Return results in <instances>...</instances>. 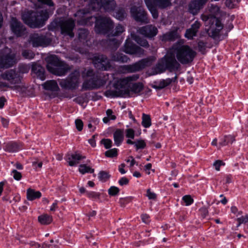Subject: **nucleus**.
<instances>
[{
  "instance_id": "obj_1",
  "label": "nucleus",
  "mask_w": 248,
  "mask_h": 248,
  "mask_svg": "<svg viewBox=\"0 0 248 248\" xmlns=\"http://www.w3.org/2000/svg\"><path fill=\"white\" fill-rule=\"evenodd\" d=\"M49 17L46 10L39 11L29 10L22 16V19L25 24L31 28H40L45 24Z\"/></svg>"
},
{
  "instance_id": "obj_2",
  "label": "nucleus",
  "mask_w": 248,
  "mask_h": 248,
  "mask_svg": "<svg viewBox=\"0 0 248 248\" xmlns=\"http://www.w3.org/2000/svg\"><path fill=\"white\" fill-rule=\"evenodd\" d=\"M75 26V22L73 18L64 19L63 17H60L54 19L49 25L48 28L52 31L60 29L62 34L73 38L75 35L73 30Z\"/></svg>"
},
{
  "instance_id": "obj_3",
  "label": "nucleus",
  "mask_w": 248,
  "mask_h": 248,
  "mask_svg": "<svg viewBox=\"0 0 248 248\" xmlns=\"http://www.w3.org/2000/svg\"><path fill=\"white\" fill-rule=\"evenodd\" d=\"M180 68V64L172 53L165 55L156 66V69L159 73H164L166 70L170 72L177 71Z\"/></svg>"
},
{
  "instance_id": "obj_4",
  "label": "nucleus",
  "mask_w": 248,
  "mask_h": 248,
  "mask_svg": "<svg viewBox=\"0 0 248 248\" xmlns=\"http://www.w3.org/2000/svg\"><path fill=\"white\" fill-rule=\"evenodd\" d=\"M197 55V52L189 46L184 45L176 49V57L182 64H186L192 62Z\"/></svg>"
},
{
  "instance_id": "obj_5",
  "label": "nucleus",
  "mask_w": 248,
  "mask_h": 248,
  "mask_svg": "<svg viewBox=\"0 0 248 248\" xmlns=\"http://www.w3.org/2000/svg\"><path fill=\"white\" fill-rule=\"evenodd\" d=\"M80 72L78 69L74 70L65 79L60 82V85L64 89L75 90L79 86Z\"/></svg>"
},
{
  "instance_id": "obj_6",
  "label": "nucleus",
  "mask_w": 248,
  "mask_h": 248,
  "mask_svg": "<svg viewBox=\"0 0 248 248\" xmlns=\"http://www.w3.org/2000/svg\"><path fill=\"white\" fill-rule=\"evenodd\" d=\"M95 28L96 32L108 35L113 29L114 23L109 17L100 16L96 20Z\"/></svg>"
},
{
  "instance_id": "obj_7",
  "label": "nucleus",
  "mask_w": 248,
  "mask_h": 248,
  "mask_svg": "<svg viewBox=\"0 0 248 248\" xmlns=\"http://www.w3.org/2000/svg\"><path fill=\"white\" fill-rule=\"evenodd\" d=\"M75 16L78 17V23L83 26H92L97 18L92 16L91 12L86 9H82L78 10L75 14Z\"/></svg>"
},
{
  "instance_id": "obj_8",
  "label": "nucleus",
  "mask_w": 248,
  "mask_h": 248,
  "mask_svg": "<svg viewBox=\"0 0 248 248\" xmlns=\"http://www.w3.org/2000/svg\"><path fill=\"white\" fill-rule=\"evenodd\" d=\"M116 5L115 0H92L90 7L94 11H99L103 8L106 12L114 11Z\"/></svg>"
},
{
  "instance_id": "obj_9",
  "label": "nucleus",
  "mask_w": 248,
  "mask_h": 248,
  "mask_svg": "<svg viewBox=\"0 0 248 248\" xmlns=\"http://www.w3.org/2000/svg\"><path fill=\"white\" fill-rule=\"evenodd\" d=\"M94 66L100 71H109L112 68L110 61L105 55L95 54L92 58Z\"/></svg>"
},
{
  "instance_id": "obj_10",
  "label": "nucleus",
  "mask_w": 248,
  "mask_h": 248,
  "mask_svg": "<svg viewBox=\"0 0 248 248\" xmlns=\"http://www.w3.org/2000/svg\"><path fill=\"white\" fill-rule=\"evenodd\" d=\"M10 28L12 33L16 37H22L27 33L26 27L15 17L11 18Z\"/></svg>"
},
{
  "instance_id": "obj_11",
  "label": "nucleus",
  "mask_w": 248,
  "mask_h": 248,
  "mask_svg": "<svg viewBox=\"0 0 248 248\" xmlns=\"http://www.w3.org/2000/svg\"><path fill=\"white\" fill-rule=\"evenodd\" d=\"M29 41L33 47L46 46L51 43V39L46 35L33 33L31 34Z\"/></svg>"
},
{
  "instance_id": "obj_12",
  "label": "nucleus",
  "mask_w": 248,
  "mask_h": 248,
  "mask_svg": "<svg viewBox=\"0 0 248 248\" xmlns=\"http://www.w3.org/2000/svg\"><path fill=\"white\" fill-rule=\"evenodd\" d=\"M150 64L151 61L149 59H142L132 64L124 66V69L127 73H133L141 71Z\"/></svg>"
},
{
  "instance_id": "obj_13",
  "label": "nucleus",
  "mask_w": 248,
  "mask_h": 248,
  "mask_svg": "<svg viewBox=\"0 0 248 248\" xmlns=\"http://www.w3.org/2000/svg\"><path fill=\"white\" fill-rule=\"evenodd\" d=\"M131 16L138 22L148 23L147 12L141 7L133 6L130 9Z\"/></svg>"
},
{
  "instance_id": "obj_14",
  "label": "nucleus",
  "mask_w": 248,
  "mask_h": 248,
  "mask_svg": "<svg viewBox=\"0 0 248 248\" xmlns=\"http://www.w3.org/2000/svg\"><path fill=\"white\" fill-rule=\"evenodd\" d=\"M124 51L129 54L141 55L144 53V50L127 38L124 45Z\"/></svg>"
},
{
  "instance_id": "obj_15",
  "label": "nucleus",
  "mask_w": 248,
  "mask_h": 248,
  "mask_svg": "<svg viewBox=\"0 0 248 248\" xmlns=\"http://www.w3.org/2000/svg\"><path fill=\"white\" fill-rule=\"evenodd\" d=\"M24 144L22 142L17 140H11L4 143L3 149L4 151L9 153H15L23 149Z\"/></svg>"
},
{
  "instance_id": "obj_16",
  "label": "nucleus",
  "mask_w": 248,
  "mask_h": 248,
  "mask_svg": "<svg viewBox=\"0 0 248 248\" xmlns=\"http://www.w3.org/2000/svg\"><path fill=\"white\" fill-rule=\"evenodd\" d=\"M138 31L140 34L149 39L153 38L158 31L157 28L153 25H147L140 27Z\"/></svg>"
},
{
  "instance_id": "obj_17",
  "label": "nucleus",
  "mask_w": 248,
  "mask_h": 248,
  "mask_svg": "<svg viewBox=\"0 0 248 248\" xmlns=\"http://www.w3.org/2000/svg\"><path fill=\"white\" fill-rule=\"evenodd\" d=\"M16 63V58L14 54L8 53L0 56V68H9Z\"/></svg>"
},
{
  "instance_id": "obj_18",
  "label": "nucleus",
  "mask_w": 248,
  "mask_h": 248,
  "mask_svg": "<svg viewBox=\"0 0 248 248\" xmlns=\"http://www.w3.org/2000/svg\"><path fill=\"white\" fill-rule=\"evenodd\" d=\"M144 84L141 82H137L134 83H129L126 89L125 90H127L128 93L125 94L128 96H132L130 94L131 93L136 94L137 96L141 94V92L144 89Z\"/></svg>"
},
{
  "instance_id": "obj_19",
  "label": "nucleus",
  "mask_w": 248,
  "mask_h": 248,
  "mask_svg": "<svg viewBox=\"0 0 248 248\" xmlns=\"http://www.w3.org/2000/svg\"><path fill=\"white\" fill-rule=\"evenodd\" d=\"M2 78L9 81L12 84H19L21 82V77L15 70L11 69L5 72L3 75Z\"/></svg>"
},
{
  "instance_id": "obj_20",
  "label": "nucleus",
  "mask_w": 248,
  "mask_h": 248,
  "mask_svg": "<svg viewBox=\"0 0 248 248\" xmlns=\"http://www.w3.org/2000/svg\"><path fill=\"white\" fill-rule=\"evenodd\" d=\"M208 0H192L188 5V10L190 13L194 15L198 14L200 10L202 8L203 5Z\"/></svg>"
},
{
  "instance_id": "obj_21",
  "label": "nucleus",
  "mask_w": 248,
  "mask_h": 248,
  "mask_svg": "<svg viewBox=\"0 0 248 248\" xmlns=\"http://www.w3.org/2000/svg\"><path fill=\"white\" fill-rule=\"evenodd\" d=\"M70 70V67L68 64L63 61L58 67L50 68L51 71L50 73L57 76H64L67 74Z\"/></svg>"
},
{
  "instance_id": "obj_22",
  "label": "nucleus",
  "mask_w": 248,
  "mask_h": 248,
  "mask_svg": "<svg viewBox=\"0 0 248 248\" xmlns=\"http://www.w3.org/2000/svg\"><path fill=\"white\" fill-rule=\"evenodd\" d=\"M46 61L47 63L46 68L49 72L51 71L50 68H54V67H58L63 62L61 61L56 55H52L47 57L46 59Z\"/></svg>"
},
{
  "instance_id": "obj_23",
  "label": "nucleus",
  "mask_w": 248,
  "mask_h": 248,
  "mask_svg": "<svg viewBox=\"0 0 248 248\" xmlns=\"http://www.w3.org/2000/svg\"><path fill=\"white\" fill-rule=\"evenodd\" d=\"M201 24L198 21H196L191 25V28L186 30L185 36L188 39H193V37L197 36Z\"/></svg>"
},
{
  "instance_id": "obj_24",
  "label": "nucleus",
  "mask_w": 248,
  "mask_h": 248,
  "mask_svg": "<svg viewBox=\"0 0 248 248\" xmlns=\"http://www.w3.org/2000/svg\"><path fill=\"white\" fill-rule=\"evenodd\" d=\"M31 72L41 80L46 79L45 69L40 64L34 63L31 65Z\"/></svg>"
},
{
  "instance_id": "obj_25",
  "label": "nucleus",
  "mask_w": 248,
  "mask_h": 248,
  "mask_svg": "<svg viewBox=\"0 0 248 248\" xmlns=\"http://www.w3.org/2000/svg\"><path fill=\"white\" fill-rule=\"evenodd\" d=\"M86 158L85 156L75 153L68 155L66 156V160L70 166H75L78 163V161Z\"/></svg>"
},
{
  "instance_id": "obj_26",
  "label": "nucleus",
  "mask_w": 248,
  "mask_h": 248,
  "mask_svg": "<svg viewBox=\"0 0 248 248\" xmlns=\"http://www.w3.org/2000/svg\"><path fill=\"white\" fill-rule=\"evenodd\" d=\"M128 93L127 90H107L105 92V95L107 97L118 98L123 97L125 93Z\"/></svg>"
},
{
  "instance_id": "obj_27",
  "label": "nucleus",
  "mask_w": 248,
  "mask_h": 248,
  "mask_svg": "<svg viewBox=\"0 0 248 248\" xmlns=\"http://www.w3.org/2000/svg\"><path fill=\"white\" fill-rule=\"evenodd\" d=\"M145 4L150 12L153 17L156 19L158 17V12L156 7L157 4L153 2L152 0H144Z\"/></svg>"
},
{
  "instance_id": "obj_28",
  "label": "nucleus",
  "mask_w": 248,
  "mask_h": 248,
  "mask_svg": "<svg viewBox=\"0 0 248 248\" xmlns=\"http://www.w3.org/2000/svg\"><path fill=\"white\" fill-rule=\"evenodd\" d=\"M43 88L45 90L52 92L58 91L60 90L57 82L55 80L46 81L43 84Z\"/></svg>"
},
{
  "instance_id": "obj_29",
  "label": "nucleus",
  "mask_w": 248,
  "mask_h": 248,
  "mask_svg": "<svg viewBox=\"0 0 248 248\" xmlns=\"http://www.w3.org/2000/svg\"><path fill=\"white\" fill-rule=\"evenodd\" d=\"M178 38L176 31H172L163 34L160 38L163 42L174 41Z\"/></svg>"
},
{
  "instance_id": "obj_30",
  "label": "nucleus",
  "mask_w": 248,
  "mask_h": 248,
  "mask_svg": "<svg viewBox=\"0 0 248 248\" xmlns=\"http://www.w3.org/2000/svg\"><path fill=\"white\" fill-rule=\"evenodd\" d=\"M114 143L117 146H119L123 141L124 131L121 129H117L113 133Z\"/></svg>"
},
{
  "instance_id": "obj_31",
  "label": "nucleus",
  "mask_w": 248,
  "mask_h": 248,
  "mask_svg": "<svg viewBox=\"0 0 248 248\" xmlns=\"http://www.w3.org/2000/svg\"><path fill=\"white\" fill-rule=\"evenodd\" d=\"M26 196L28 200L32 201L40 198L42 196V193L39 191H36L33 189L29 188L27 190Z\"/></svg>"
},
{
  "instance_id": "obj_32",
  "label": "nucleus",
  "mask_w": 248,
  "mask_h": 248,
  "mask_svg": "<svg viewBox=\"0 0 248 248\" xmlns=\"http://www.w3.org/2000/svg\"><path fill=\"white\" fill-rule=\"evenodd\" d=\"M111 35L110 33L108 35V39L107 41V44L111 49L116 50L119 47L120 42L114 37H111Z\"/></svg>"
},
{
  "instance_id": "obj_33",
  "label": "nucleus",
  "mask_w": 248,
  "mask_h": 248,
  "mask_svg": "<svg viewBox=\"0 0 248 248\" xmlns=\"http://www.w3.org/2000/svg\"><path fill=\"white\" fill-rule=\"evenodd\" d=\"M38 222L42 225L50 224L53 221L52 217L48 214H43L38 217Z\"/></svg>"
},
{
  "instance_id": "obj_34",
  "label": "nucleus",
  "mask_w": 248,
  "mask_h": 248,
  "mask_svg": "<svg viewBox=\"0 0 248 248\" xmlns=\"http://www.w3.org/2000/svg\"><path fill=\"white\" fill-rule=\"evenodd\" d=\"M91 78L92 80V83L93 85V88L94 89H98L104 86L106 83L105 80L101 78L98 76H96L94 77H92Z\"/></svg>"
},
{
  "instance_id": "obj_35",
  "label": "nucleus",
  "mask_w": 248,
  "mask_h": 248,
  "mask_svg": "<svg viewBox=\"0 0 248 248\" xmlns=\"http://www.w3.org/2000/svg\"><path fill=\"white\" fill-rule=\"evenodd\" d=\"M235 141V137L231 135H225L220 139L219 145L224 146L229 144H232Z\"/></svg>"
},
{
  "instance_id": "obj_36",
  "label": "nucleus",
  "mask_w": 248,
  "mask_h": 248,
  "mask_svg": "<svg viewBox=\"0 0 248 248\" xmlns=\"http://www.w3.org/2000/svg\"><path fill=\"white\" fill-rule=\"evenodd\" d=\"M126 16V13L124 7H120L116 9L114 16L120 21H123Z\"/></svg>"
},
{
  "instance_id": "obj_37",
  "label": "nucleus",
  "mask_w": 248,
  "mask_h": 248,
  "mask_svg": "<svg viewBox=\"0 0 248 248\" xmlns=\"http://www.w3.org/2000/svg\"><path fill=\"white\" fill-rule=\"evenodd\" d=\"M128 84L126 79H121L113 84V87L117 90H124L126 89Z\"/></svg>"
},
{
  "instance_id": "obj_38",
  "label": "nucleus",
  "mask_w": 248,
  "mask_h": 248,
  "mask_svg": "<svg viewBox=\"0 0 248 248\" xmlns=\"http://www.w3.org/2000/svg\"><path fill=\"white\" fill-rule=\"evenodd\" d=\"M111 59L113 61L122 62H127L128 59L126 55L118 52L113 54L111 57Z\"/></svg>"
},
{
  "instance_id": "obj_39",
  "label": "nucleus",
  "mask_w": 248,
  "mask_h": 248,
  "mask_svg": "<svg viewBox=\"0 0 248 248\" xmlns=\"http://www.w3.org/2000/svg\"><path fill=\"white\" fill-rule=\"evenodd\" d=\"M209 24H210V28H211L212 26L214 27V24L215 23V28L221 30L223 28V25L221 23V20L219 18H217L216 16H214L209 19Z\"/></svg>"
},
{
  "instance_id": "obj_40",
  "label": "nucleus",
  "mask_w": 248,
  "mask_h": 248,
  "mask_svg": "<svg viewBox=\"0 0 248 248\" xmlns=\"http://www.w3.org/2000/svg\"><path fill=\"white\" fill-rule=\"evenodd\" d=\"M78 171L81 174H85L87 173H93L94 170L86 164H83L79 165Z\"/></svg>"
},
{
  "instance_id": "obj_41",
  "label": "nucleus",
  "mask_w": 248,
  "mask_h": 248,
  "mask_svg": "<svg viewBox=\"0 0 248 248\" xmlns=\"http://www.w3.org/2000/svg\"><path fill=\"white\" fill-rule=\"evenodd\" d=\"M141 124L144 128H148L151 125V119L149 115L142 114Z\"/></svg>"
},
{
  "instance_id": "obj_42",
  "label": "nucleus",
  "mask_w": 248,
  "mask_h": 248,
  "mask_svg": "<svg viewBox=\"0 0 248 248\" xmlns=\"http://www.w3.org/2000/svg\"><path fill=\"white\" fill-rule=\"evenodd\" d=\"M160 9H165L171 5L170 0H152Z\"/></svg>"
},
{
  "instance_id": "obj_43",
  "label": "nucleus",
  "mask_w": 248,
  "mask_h": 248,
  "mask_svg": "<svg viewBox=\"0 0 248 248\" xmlns=\"http://www.w3.org/2000/svg\"><path fill=\"white\" fill-rule=\"evenodd\" d=\"M111 177L109 172L105 170H101L98 174V178L100 181L106 182Z\"/></svg>"
},
{
  "instance_id": "obj_44",
  "label": "nucleus",
  "mask_w": 248,
  "mask_h": 248,
  "mask_svg": "<svg viewBox=\"0 0 248 248\" xmlns=\"http://www.w3.org/2000/svg\"><path fill=\"white\" fill-rule=\"evenodd\" d=\"M207 44V42L202 40H200L197 43L198 50L202 55H205L206 53Z\"/></svg>"
},
{
  "instance_id": "obj_45",
  "label": "nucleus",
  "mask_w": 248,
  "mask_h": 248,
  "mask_svg": "<svg viewBox=\"0 0 248 248\" xmlns=\"http://www.w3.org/2000/svg\"><path fill=\"white\" fill-rule=\"evenodd\" d=\"M89 31L86 29H79L78 30V38L80 41L86 40L89 34Z\"/></svg>"
},
{
  "instance_id": "obj_46",
  "label": "nucleus",
  "mask_w": 248,
  "mask_h": 248,
  "mask_svg": "<svg viewBox=\"0 0 248 248\" xmlns=\"http://www.w3.org/2000/svg\"><path fill=\"white\" fill-rule=\"evenodd\" d=\"M86 196L93 200L100 201L101 193L95 191H87L86 192Z\"/></svg>"
},
{
  "instance_id": "obj_47",
  "label": "nucleus",
  "mask_w": 248,
  "mask_h": 248,
  "mask_svg": "<svg viewBox=\"0 0 248 248\" xmlns=\"http://www.w3.org/2000/svg\"><path fill=\"white\" fill-rule=\"evenodd\" d=\"M124 31V27L121 24H118L116 26L114 32H113L112 30L110 33L111 34V37L118 36L120 35Z\"/></svg>"
},
{
  "instance_id": "obj_48",
  "label": "nucleus",
  "mask_w": 248,
  "mask_h": 248,
  "mask_svg": "<svg viewBox=\"0 0 248 248\" xmlns=\"http://www.w3.org/2000/svg\"><path fill=\"white\" fill-rule=\"evenodd\" d=\"M135 40L137 42V43L140 46L145 48L149 47V45L148 42L147 41L146 39L135 35Z\"/></svg>"
},
{
  "instance_id": "obj_49",
  "label": "nucleus",
  "mask_w": 248,
  "mask_h": 248,
  "mask_svg": "<svg viewBox=\"0 0 248 248\" xmlns=\"http://www.w3.org/2000/svg\"><path fill=\"white\" fill-rule=\"evenodd\" d=\"M118 149L117 148H113L109 149L105 152V155L107 157L113 158L118 155Z\"/></svg>"
},
{
  "instance_id": "obj_50",
  "label": "nucleus",
  "mask_w": 248,
  "mask_h": 248,
  "mask_svg": "<svg viewBox=\"0 0 248 248\" xmlns=\"http://www.w3.org/2000/svg\"><path fill=\"white\" fill-rule=\"evenodd\" d=\"M136 150L138 151L140 149H144L146 146V144L145 141L143 140H137L135 142V145H134Z\"/></svg>"
},
{
  "instance_id": "obj_51",
  "label": "nucleus",
  "mask_w": 248,
  "mask_h": 248,
  "mask_svg": "<svg viewBox=\"0 0 248 248\" xmlns=\"http://www.w3.org/2000/svg\"><path fill=\"white\" fill-rule=\"evenodd\" d=\"M133 199V197L131 196L121 198L119 199V203L121 207H124L126 204L131 202Z\"/></svg>"
},
{
  "instance_id": "obj_52",
  "label": "nucleus",
  "mask_w": 248,
  "mask_h": 248,
  "mask_svg": "<svg viewBox=\"0 0 248 248\" xmlns=\"http://www.w3.org/2000/svg\"><path fill=\"white\" fill-rule=\"evenodd\" d=\"M22 55L25 59L31 60L34 58L35 54L31 50H24L22 52Z\"/></svg>"
},
{
  "instance_id": "obj_53",
  "label": "nucleus",
  "mask_w": 248,
  "mask_h": 248,
  "mask_svg": "<svg viewBox=\"0 0 248 248\" xmlns=\"http://www.w3.org/2000/svg\"><path fill=\"white\" fill-rule=\"evenodd\" d=\"M120 189L115 186H111L108 189V194L110 196H115L120 192Z\"/></svg>"
},
{
  "instance_id": "obj_54",
  "label": "nucleus",
  "mask_w": 248,
  "mask_h": 248,
  "mask_svg": "<svg viewBox=\"0 0 248 248\" xmlns=\"http://www.w3.org/2000/svg\"><path fill=\"white\" fill-rule=\"evenodd\" d=\"M82 88L84 90H91L93 89H94L93 88V85L92 83L91 78L85 80L82 84Z\"/></svg>"
},
{
  "instance_id": "obj_55",
  "label": "nucleus",
  "mask_w": 248,
  "mask_h": 248,
  "mask_svg": "<svg viewBox=\"0 0 248 248\" xmlns=\"http://www.w3.org/2000/svg\"><path fill=\"white\" fill-rule=\"evenodd\" d=\"M199 213L202 218H205L209 214L208 208L205 206H202L199 209Z\"/></svg>"
},
{
  "instance_id": "obj_56",
  "label": "nucleus",
  "mask_w": 248,
  "mask_h": 248,
  "mask_svg": "<svg viewBox=\"0 0 248 248\" xmlns=\"http://www.w3.org/2000/svg\"><path fill=\"white\" fill-rule=\"evenodd\" d=\"M182 200L185 202L186 206H189L194 202V200L189 195H185L182 198Z\"/></svg>"
},
{
  "instance_id": "obj_57",
  "label": "nucleus",
  "mask_w": 248,
  "mask_h": 248,
  "mask_svg": "<svg viewBox=\"0 0 248 248\" xmlns=\"http://www.w3.org/2000/svg\"><path fill=\"white\" fill-rule=\"evenodd\" d=\"M151 87L155 89L156 90H161L166 87H167L165 81H164V79H162L160 80L158 84L157 85L156 84H153L151 85Z\"/></svg>"
},
{
  "instance_id": "obj_58",
  "label": "nucleus",
  "mask_w": 248,
  "mask_h": 248,
  "mask_svg": "<svg viewBox=\"0 0 248 248\" xmlns=\"http://www.w3.org/2000/svg\"><path fill=\"white\" fill-rule=\"evenodd\" d=\"M100 143L103 144L106 149H108L111 147L112 142L109 139H103L100 141Z\"/></svg>"
},
{
  "instance_id": "obj_59",
  "label": "nucleus",
  "mask_w": 248,
  "mask_h": 248,
  "mask_svg": "<svg viewBox=\"0 0 248 248\" xmlns=\"http://www.w3.org/2000/svg\"><path fill=\"white\" fill-rule=\"evenodd\" d=\"M125 137L127 138L130 139L132 140L134 139L135 136V132L134 129L132 128L126 129L125 131Z\"/></svg>"
},
{
  "instance_id": "obj_60",
  "label": "nucleus",
  "mask_w": 248,
  "mask_h": 248,
  "mask_svg": "<svg viewBox=\"0 0 248 248\" xmlns=\"http://www.w3.org/2000/svg\"><path fill=\"white\" fill-rule=\"evenodd\" d=\"M210 29L211 31L208 33L210 36L213 38H215L216 37L219 35V32L221 30L215 28H213V29H212L211 28H210Z\"/></svg>"
},
{
  "instance_id": "obj_61",
  "label": "nucleus",
  "mask_w": 248,
  "mask_h": 248,
  "mask_svg": "<svg viewBox=\"0 0 248 248\" xmlns=\"http://www.w3.org/2000/svg\"><path fill=\"white\" fill-rule=\"evenodd\" d=\"M86 98V96L81 95L78 96L77 97L75 98L74 99L73 101L78 104L82 105L85 102Z\"/></svg>"
},
{
  "instance_id": "obj_62",
  "label": "nucleus",
  "mask_w": 248,
  "mask_h": 248,
  "mask_svg": "<svg viewBox=\"0 0 248 248\" xmlns=\"http://www.w3.org/2000/svg\"><path fill=\"white\" fill-rule=\"evenodd\" d=\"M146 196H147L149 200H155L157 198L156 194L152 192L150 188L147 189Z\"/></svg>"
},
{
  "instance_id": "obj_63",
  "label": "nucleus",
  "mask_w": 248,
  "mask_h": 248,
  "mask_svg": "<svg viewBox=\"0 0 248 248\" xmlns=\"http://www.w3.org/2000/svg\"><path fill=\"white\" fill-rule=\"evenodd\" d=\"M238 222L237 226H239L242 223H246L248 222V215H246L245 216H242L237 218Z\"/></svg>"
},
{
  "instance_id": "obj_64",
  "label": "nucleus",
  "mask_w": 248,
  "mask_h": 248,
  "mask_svg": "<svg viewBox=\"0 0 248 248\" xmlns=\"http://www.w3.org/2000/svg\"><path fill=\"white\" fill-rule=\"evenodd\" d=\"M140 218L142 221L146 224H148L150 222L151 220L150 216L146 213L141 214Z\"/></svg>"
}]
</instances>
